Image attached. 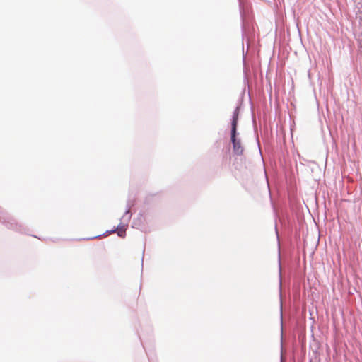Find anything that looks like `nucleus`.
I'll return each mask as SVG.
<instances>
[{
  "label": "nucleus",
  "mask_w": 362,
  "mask_h": 362,
  "mask_svg": "<svg viewBox=\"0 0 362 362\" xmlns=\"http://www.w3.org/2000/svg\"><path fill=\"white\" fill-rule=\"evenodd\" d=\"M275 230H276V233H278V230H277V228H275Z\"/></svg>",
  "instance_id": "6e6552de"
},
{
  "label": "nucleus",
  "mask_w": 362,
  "mask_h": 362,
  "mask_svg": "<svg viewBox=\"0 0 362 362\" xmlns=\"http://www.w3.org/2000/svg\"><path fill=\"white\" fill-rule=\"evenodd\" d=\"M279 288L281 289V267H279Z\"/></svg>",
  "instance_id": "423d86ee"
},
{
  "label": "nucleus",
  "mask_w": 362,
  "mask_h": 362,
  "mask_svg": "<svg viewBox=\"0 0 362 362\" xmlns=\"http://www.w3.org/2000/svg\"><path fill=\"white\" fill-rule=\"evenodd\" d=\"M100 235H98V236H95V237H92V238H90L89 239H94V238H96L98 237H100Z\"/></svg>",
  "instance_id": "0eeeda50"
},
{
  "label": "nucleus",
  "mask_w": 362,
  "mask_h": 362,
  "mask_svg": "<svg viewBox=\"0 0 362 362\" xmlns=\"http://www.w3.org/2000/svg\"><path fill=\"white\" fill-rule=\"evenodd\" d=\"M238 115H239V107H237L233 111L232 119H231V131H237Z\"/></svg>",
  "instance_id": "20e7f679"
},
{
  "label": "nucleus",
  "mask_w": 362,
  "mask_h": 362,
  "mask_svg": "<svg viewBox=\"0 0 362 362\" xmlns=\"http://www.w3.org/2000/svg\"><path fill=\"white\" fill-rule=\"evenodd\" d=\"M275 230H276V233H278V230H277V228H275Z\"/></svg>",
  "instance_id": "1a4fd4ad"
},
{
  "label": "nucleus",
  "mask_w": 362,
  "mask_h": 362,
  "mask_svg": "<svg viewBox=\"0 0 362 362\" xmlns=\"http://www.w3.org/2000/svg\"><path fill=\"white\" fill-rule=\"evenodd\" d=\"M141 218H140V222L144 223L146 222V214L144 215L142 214H139Z\"/></svg>",
  "instance_id": "39448f33"
},
{
  "label": "nucleus",
  "mask_w": 362,
  "mask_h": 362,
  "mask_svg": "<svg viewBox=\"0 0 362 362\" xmlns=\"http://www.w3.org/2000/svg\"><path fill=\"white\" fill-rule=\"evenodd\" d=\"M238 134V131H231L230 140L234 153L240 156L243 153L244 148L241 145L240 140L237 139Z\"/></svg>",
  "instance_id": "7ed1b4c3"
},
{
  "label": "nucleus",
  "mask_w": 362,
  "mask_h": 362,
  "mask_svg": "<svg viewBox=\"0 0 362 362\" xmlns=\"http://www.w3.org/2000/svg\"><path fill=\"white\" fill-rule=\"evenodd\" d=\"M132 204H130L129 202L127 203V209L121 218V222L116 227L114 228L111 230H107L105 234H110L117 232V235L120 238H124L126 235V230L128 226V223L131 219L132 214L130 212V207Z\"/></svg>",
  "instance_id": "f257e3e1"
},
{
  "label": "nucleus",
  "mask_w": 362,
  "mask_h": 362,
  "mask_svg": "<svg viewBox=\"0 0 362 362\" xmlns=\"http://www.w3.org/2000/svg\"><path fill=\"white\" fill-rule=\"evenodd\" d=\"M0 223L13 230L22 231V226L0 206Z\"/></svg>",
  "instance_id": "f03ea898"
}]
</instances>
